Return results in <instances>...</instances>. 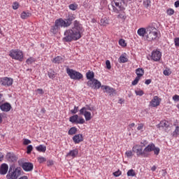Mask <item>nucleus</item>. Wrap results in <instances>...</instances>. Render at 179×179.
Instances as JSON below:
<instances>
[{
    "label": "nucleus",
    "mask_w": 179,
    "mask_h": 179,
    "mask_svg": "<svg viewBox=\"0 0 179 179\" xmlns=\"http://www.w3.org/2000/svg\"><path fill=\"white\" fill-rule=\"evenodd\" d=\"M9 56L12 59H15L16 61H20L22 62L23 61V52L19 49H13L9 52Z\"/></svg>",
    "instance_id": "39448f33"
},
{
    "label": "nucleus",
    "mask_w": 179,
    "mask_h": 179,
    "mask_svg": "<svg viewBox=\"0 0 179 179\" xmlns=\"http://www.w3.org/2000/svg\"><path fill=\"white\" fill-rule=\"evenodd\" d=\"M172 135L173 138H177L179 135V127L177 126L174 130V131L172 133Z\"/></svg>",
    "instance_id": "72a5a7b5"
},
{
    "label": "nucleus",
    "mask_w": 179,
    "mask_h": 179,
    "mask_svg": "<svg viewBox=\"0 0 179 179\" xmlns=\"http://www.w3.org/2000/svg\"><path fill=\"white\" fill-rule=\"evenodd\" d=\"M13 9H14V10H16V9H19V3L14 2L13 4Z\"/></svg>",
    "instance_id": "603ef678"
},
{
    "label": "nucleus",
    "mask_w": 179,
    "mask_h": 179,
    "mask_svg": "<svg viewBox=\"0 0 179 179\" xmlns=\"http://www.w3.org/2000/svg\"><path fill=\"white\" fill-rule=\"evenodd\" d=\"M137 129L138 131H143V124H138Z\"/></svg>",
    "instance_id": "bf43d9fd"
},
{
    "label": "nucleus",
    "mask_w": 179,
    "mask_h": 179,
    "mask_svg": "<svg viewBox=\"0 0 179 179\" xmlns=\"http://www.w3.org/2000/svg\"><path fill=\"white\" fill-rule=\"evenodd\" d=\"M164 75H165V76H170V75H171V71H170V69L164 70Z\"/></svg>",
    "instance_id": "c03bdc74"
},
{
    "label": "nucleus",
    "mask_w": 179,
    "mask_h": 179,
    "mask_svg": "<svg viewBox=\"0 0 179 179\" xmlns=\"http://www.w3.org/2000/svg\"><path fill=\"white\" fill-rule=\"evenodd\" d=\"M78 154H79V150L76 148L74 150H70L68 152L67 156H69L70 157L75 159V157H76V156H78Z\"/></svg>",
    "instance_id": "4be33fe9"
},
{
    "label": "nucleus",
    "mask_w": 179,
    "mask_h": 179,
    "mask_svg": "<svg viewBox=\"0 0 179 179\" xmlns=\"http://www.w3.org/2000/svg\"><path fill=\"white\" fill-rule=\"evenodd\" d=\"M127 174V177H136V172L134 169L129 170Z\"/></svg>",
    "instance_id": "2f4dec72"
},
{
    "label": "nucleus",
    "mask_w": 179,
    "mask_h": 179,
    "mask_svg": "<svg viewBox=\"0 0 179 179\" xmlns=\"http://www.w3.org/2000/svg\"><path fill=\"white\" fill-rule=\"evenodd\" d=\"M119 44L122 47H127V43H125V40H124V39H120Z\"/></svg>",
    "instance_id": "58836bf2"
},
{
    "label": "nucleus",
    "mask_w": 179,
    "mask_h": 179,
    "mask_svg": "<svg viewBox=\"0 0 179 179\" xmlns=\"http://www.w3.org/2000/svg\"><path fill=\"white\" fill-rule=\"evenodd\" d=\"M32 150H33V145H29L27 147V155H30V153H31Z\"/></svg>",
    "instance_id": "e433bc0d"
},
{
    "label": "nucleus",
    "mask_w": 179,
    "mask_h": 179,
    "mask_svg": "<svg viewBox=\"0 0 179 179\" xmlns=\"http://www.w3.org/2000/svg\"><path fill=\"white\" fill-rule=\"evenodd\" d=\"M36 149L38 152L45 153V150H47V147L44 145H39L38 146L36 147Z\"/></svg>",
    "instance_id": "bb28decb"
},
{
    "label": "nucleus",
    "mask_w": 179,
    "mask_h": 179,
    "mask_svg": "<svg viewBox=\"0 0 179 179\" xmlns=\"http://www.w3.org/2000/svg\"><path fill=\"white\" fill-rule=\"evenodd\" d=\"M172 99L173 101H179V95L176 94L173 96Z\"/></svg>",
    "instance_id": "680f3d73"
},
{
    "label": "nucleus",
    "mask_w": 179,
    "mask_h": 179,
    "mask_svg": "<svg viewBox=\"0 0 179 179\" xmlns=\"http://www.w3.org/2000/svg\"><path fill=\"white\" fill-rule=\"evenodd\" d=\"M79 109V107H78V106H74V108H73V110H71V114H76V113H78V110Z\"/></svg>",
    "instance_id": "864d4df0"
},
{
    "label": "nucleus",
    "mask_w": 179,
    "mask_h": 179,
    "mask_svg": "<svg viewBox=\"0 0 179 179\" xmlns=\"http://www.w3.org/2000/svg\"><path fill=\"white\" fill-rule=\"evenodd\" d=\"M0 85H1V86H5V87L12 86V85H13V79L8 77L1 78Z\"/></svg>",
    "instance_id": "9d476101"
},
{
    "label": "nucleus",
    "mask_w": 179,
    "mask_h": 179,
    "mask_svg": "<svg viewBox=\"0 0 179 179\" xmlns=\"http://www.w3.org/2000/svg\"><path fill=\"white\" fill-rule=\"evenodd\" d=\"M101 89L103 90V93H108L110 96L115 94V90L108 85H102Z\"/></svg>",
    "instance_id": "ddd939ff"
},
{
    "label": "nucleus",
    "mask_w": 179,
    "mask_h": 179,
    "mask_svg": "<svg viewBox=\"0 0 179 179\" xmlns=\"http://www.w3.org/2000/svg\"><path fill=\"white\" fill-rule=\"evenodd\" d=\"M93 83H94V85L92 87V89H100V87H101V83L100 81H99V80L96 79V78H94L93 79Z\"/></svg>",
    "instance_id": "393cba45"
},
{
    "label": "nucleus",
    "mask_w": 179,
    "mask_h": 179,
    "mask_svg": "<svg viewBox=\"0 0 179 179\" xmlns=\"http://www.w3.org/2000/svg\"><path fill=\"white\" fill-rule=\"evenodd\" d=\"M125 155H126L127 157H132V156H133L132 151H131V150L127 151L125 152Z\"/></svg>",
    "instance_id": "6e6d98bb"
},
{
    "label": "nucleus",
    "mask_w": 179,
    "mask_h": 179,
    "mask_svg": "<svg viewBox=\"0 0 179 179\" xmlns=\"http://www.w3.org/2000/svg\"><path fill=\"white\" fill-rule=\"evenodd\" d=\"M87 79L90 80H93L94 79V72L93 71H88L86 73Z\"/></svg>",
    "instance_id": "7c9ffc66"
},
{
    "label": "nucleus",
    "mask_w": 179,
    "mask_h": 179,
    "mask_svg": "<svg viewBox=\"0 0 179 179\" xmlns=\"http://www.w3.org/2000/svg\"><path fill=\"white\" fill-rule=\"evenodd\" d=\"M146 145H148V141H146V140H142V141H141V145H140V146H142L143 148H145V146H146Z\"/></svg>",
    "instance_id": "de8ad7c7"
},
{
    "label": "nucleus",
    "mask_w": 179,
    "mask_h": 179,
    "mask_svg": "<svg viewBox=\"0 0 179 179\" xmlns=\"http://www.w3.org/2000/svg\"><path fill=\"white\" fill-rule=\"evenodd\" d=\"M101 26H107V24H108V20H107V17H104L101 20Z\"/></svg>",
    "instance_id": "f704fd0d"
},
{
    "label": "nucleus",
    "mask_w": 179,
    "mask_h": 179,
    "mask_svg": "<svg viewBox=\"0 0 179 179\" xmlns=\"http://www.w3.org/2000/svg\"><path fill=\"white\" fill-rule=\"evenodd\" d=\"M136 74L137 75V78H142L143 75H145V70L142 68H138L136 69Z\"/></svg>",
    "instance_id": "a878e982"
},
{
    "label": "nucleus",
    "mask_w": 179,
    "mask_h": 179,
    "mask_svg": "<svg viewBox=\"0 0 179 179\" xmlns=\"http://www.w3.org/2000/svg\"><path fill=\"white\" fill-rule=\"evenodd\" d=\"M145 151L147 152V153H150V152H154V154L156 156H158L160 153V148L156 147V145H155L153 143H150L145 148Z\"/></svg>",
    "instance_id": "1a4fd4ad"
},
{
    "label": "nucleus",
    "mask_w": 179,
    "mask_h": 179,
    "mask_svg": "<svg viewBox=\"0 0 179 179\" xmlns=\"http://www.w3.org/2000/svg\"><path fill=\"white\" fill-rule=\"evenodd\" d=\"M140 79H141V78H140L139 77H136V78L134 79V80L132 81L131 85H132L133 86H136V85H138V83L139 82Z\"/></svg>",
    "instance_id": "4c0bfd02"
},
{
    "label": "nucleus",
    "mask_w": 179,
    "mask_h": 179,
    "mask_svg": "<svg viewBox=\"0 0 179 179\" xmlns=\"http://www.w3.org/2000/svg\"><path fill=\"white\" fill-rule=\"evenodd\" d=\"M30 143H31V141H30L27 138L24 139L23 145H30Z\"/></svg>",
    "instance_id": "5fc2aeb1"
},
{
    "label": "nucleus",
    "mask_w": 179,
    "mask_h": 179,
    "mask_svg": "<svg viewBox=\"0 0 179 179\" xmlns=\"http://www.w3.org/2000/svg\"><path fill=\"white\" fill-rule=\"evenodd\" d=\"M122 174V172L120 171H117L113 173V176L115 177H120Z\"/></svg>",
    "instance_id": "4d7b16f0"
},
{
    "label": "nucleus",
    "mask_w": 179,
    "mask_h": 179,
    "mask_svg": "<svg viewBox=\"0 0 179 179\" xmlns=\"http://www.w3.org/2000/svg\"><path fill=\"white\" fill-rule=\"evenodd\" d=\"M22 167L24 171H31L34 166L32 163L24 162L22 164Z\"/></svg>",
    "instance_id": "dca6fc26"
},
{
    "label": "nucleus",
    "mask_w": 179,
    "mask_h": 179,
    "mask_svg": "<svg viewBox=\"0 0 179 179\" xmlns=\"http://www.w3.org/2000/svg\"><path fill=\"white\" fill-rule=\"evenodd\" d=\"M160 101H162V99L159 98L157 96H155L153 99L150 102V107H157L160 106Z\"/></svg>",
    "instance_id": "2eb2a0df"
},
{
    "label": "nucleus",
    "mask_w": 179,
    "mask_h": 179,
    "mask_svg": "<svg viewBox=\"0 0 179 179\" xmlns=\"http://www.w3.org/2000/svg\"><path fill=\"white\" fill-rule=\"evenodd\" d=\"M22 176V170L20 167L14 168L10 166L8 172L6 175L7 179H18Z\"/></svg>",
    "instance_id": "20e7f679"
},
{
    "label": "nucleus",
    "mask_w": 179,
    "mask_h": 179,
    "mask_svg": "<svg viewBox=\"0 0 179 179\" xmlns=\"http://www.w3.org/2000/svg\"><path fill=\"white\" fill-rule=\"evenodd\" d=\"M166 13L167 15H169V16H171L173 15H174V10L172 8H169L166 10Z\"/></svg>",
    "instance_id": "a18cd8bd"
},
{
    "label": "nucleus",
    "mask_w": 179,
    "mask_h": 179,
    "mask_svg": "<svg viewBox=\"0 0 179 179\" xmlns=\"http://www.w3.org/2000/svg\"><path fill=\"white\" fill-rule=\"evenodd\" d=\"M122 2H124L122 0H114L111 2V6L113 9V11L115 12V13H118V12L122 10Z\"/></svg>",
    "instance_id": "6e6552de"
},
{
    "label": "nucleus",
    "mask_w": 179,
    "mask_h": 179,
    "mask_svg": "<svg viewBox=\"0 0 179 179\" xmlns=\"http://www.w3.org/2000/svg\"><path fill=\"white\" fill-rule=\"evenodd\" d=\"M33 62H34V59H33L31 57L27 59V65H31V64H33Z\"/></svg>",
    "instance_id": "09e8293b"
},
{
    "label": "nucleus",
    "mask_w": 179,
    "mask_h": 179,
    "mask_svg": "<svg viewBox=\"0 0 179 179\" xmlns=\"http://www.w3.org/2000/svg\"><path fill=\"white\" fill-rule=\"evenodd\" d=\"M156 169H157V167H156V166H153L151 167V170L152 171H156Z\"/></svg>",
    "instance_id": "774afa93"
},
{
    "label": "nucleus",
    "mask_w": 179,
    "mask_h": 179,
    "mask_svg": "<svg viewBox=\"0 0 179 179\" xmlns=\"http://www.w3.org/2000/svg\"><path fill=\"white\" fill-rule=\"evenodd\" d=\"M73 20H75V17L71 15L65 20L62 18L57 19L55 24L60 29L61 27H69V26L72 24V22H73Z\"/></svg>",
    "instance_id": "7ed1b4c3"
},
{
    "label": "nucleus",
    "mask_w": 179,
    "mask_h": 179,
    "mask_svg": "<svg viewBox=\"0 0 179 179\" xmlns=\"http://www.w3.org/2000/svg\"><path fill=\"white\" fill-rule=\"evenodd\" d=\"M169 122L166 120H163L160 122V123L158 124V128L162 127V128H169Z\"/></svg>",
    "instance_id": "cd10ccee"
},
{
    "label": "nucleus",
    "mask_w": 179,
    "mask_h": 179,
    "mask_svg": "<svg viewBox=\"0 0 179 179\" xmlns=\"http://www.w3.org/2000/svg\"><path fill=\"white\" fill-rule=\"evenodd\" d=\"M54 162L52 160L48 161V166H52Z\"/></svg>",
    "instance_id": "0e129e2a"
},
{
    "label": "nucleus",
    "mask_w": 179,
    "mask_h": 179,
    "mask_svg": "<svg viewBox=\"0 0 179 179\" xmlns=\"http://www.w3.org/2000/svg\"><path fill=\"white\" fill-rule=\"evenodd\" d=\"M6 159L8 162H17V157L15 156V155L13 152H8L6 155Z\"/></svg>",
    "instance_id": "f3484780"
},
{
    "label": "nucleus",
    "mask_w": 179,
    "mask_h": 179,
    "mask_svg": "<svg viewBox=\"0 0 179 179\" xmlns=\"http://www.w3.org/2000/svg\"><path fill=\"white\" fill-rule=\"evenodd\" d=\"M132 152L136 153V156H142V157H148V151L145 150V148H142V145L136 144L132 148Z\"/></svg>",
    "instance_id": "423d86ee"
},
{
    "label": "nucleus",
    "mask_w": 179,
    "mask_h": 179,
    "mask_svg": "<svg viewBox=\"0 0 179 179\" xmlns=\"http://www.w3.org/2000/svg\"><path fill=\"white\" fill-rule=\"evenodd\" d=\"M150 83H152V80L150 79H148L145 81V85H150Z\"/></svg>",
    "instance_id": "e2e57ef3"
},
{
    "label": "nucleus",
    "mask_w": 179,
    "mask_h": 179,
    "mask_svg": "<svg viewBox=\"0 0 179 179\" xmlns=\"http://www.w3.org/2000/svg\"><path fill=\"white\" fill-rule=\"evenodd\" d=\"M35 92H36L38 93V94H44V90H43V89L38 88V89L36 90Z\"/></svg>",
    "instance_id": "13d9d810"
},
{
    "label": "nucleus",
    "mask_w": 179,
    "mask_h": 179,
    "mask_svg": "<svg viewBox=\"0 0 179 179\" xmlns=\"http://www.w3.org/2000/svg\"><path fill=\"white\" fill-rule=\"evenodd\" d=\"M38 162L40 164L44 163V162H47V159H45V157H38Z\"/></svg>",
    "instance_id": "a19ab883"
},
{
    "label": "nucleus",
    "mask_w": 179,
    "mask_h": 179,
    "mask_svg": "<svg viewBox=\"0 0 179 179\" xmlns=\"http://www.w3.org/2000/svg\"><path fill=\"white\" fill-rule=\"evenodd\" d=\"M106 66L107 69H111V62H110V60L106 61Z\"/></svg>",
    "instance_id": "3c124183"
},
{
    "label": "nucleus",
    "mask_w": 179,
    "mask_h": 179,
    "mask_svg": "<svg viewBox=\"0 0 179 179\" xmlns=\"http://www.w3.org/2000/svg\"><path fill=\"white\" fill-rule=\"evenodd\" d=\"M65 61L64 56H57L52 59L53 64H62Z\"/></svg>",
    "instance_id": "412c9836"
},
{
    "label": "nucleus",
    "mask_w": 179,
    "mask_h": 179,
    "mask_svg": "<svg viewBox=\"0 0 179 179\" xmlns=\"http://www.w3.org/2000/svg\"><path fill=\"white\" fill-rule=\"evenodd\" d=\"M69 121L72 124H85V119L82 117H79V115H74L70 117Z\"/></svg>",
    "instance_id": "9b49d317"
},
{
    "label": "nucleus",
    "mask_w": 179,
    "mask_h": 179,
    "mask_svg": "<svg viewBox=\"0 0 179 179\" xmlns=\"http://www.w3.org/2000/svg\"><path fill=\"white\" fill-rule=\"evenodd\" d=\"M119 62L122 64H125V62H128V57L127 56L122 55L119 58Z\"/></svg>",
    "instance_id": "c756f323"
},
{
    "label": "nucleus",
    "mask_w": 179,
    "mask_h": 179,
    "mask_svg": "<svg viewBox=\"0 0 179 179\" xmlns=\"http://www.w3.org/2000/svg\"><path fill=\"white\" fill-rule=\"evenodd\" d=\"M66 73L70 76L71 79L74 80H80L83 78L82 73L69 68L66 69Z\"/></svg>",
    "instance_id": "0eeeda50"
},
{
    "label": "nucleus",
    "mask_w": 179,
    "mask_h": 179,
    "mask_svg": "<svg viewBox=\"0 0 179 179\" xmlns=\"http://www.w3.org/2000/svg\"><path fill=\"white\" fill-rule=\"evenodd\" d=\"M78 132V129L76 127L70 128V129L68 131L69 135H75Z\"/></svg>",
    "instance_id": "473e14b6"
},
{
    "label": "nucleus",
    "mask_w": 179,
    "mask_h": 179,
    "mask_svg": "<svg viewBox=\"0 0 179 179\" xmlns=\"http://www.w3.org/2000/svg\"><path fill=\"white\" fill-rule=\"evenodd\" d=\"M137 34L143 37L145 41L152 43L157 40V29L153 25H150L145 28H140L137 30Z\"/></svg>",
    "instance_id": "f03ea898"
},
{
    "label": "nucleus",
    "mask_w": 179,
    "mask_h": 179,
    "mask_svg": "<svg viewBox=\"0 0 179 179\" xmlns=\"http://www.w3.org/2000/svg\"><path fill=\"white\" fill-rule=\"evenodd\" d=\"M135 93L136 96H143V94H145V93L143 92V90H136Z\"/></svg>",
    "instance_id": "37998d69"
},
{
    "label": "nucleus",
    "mask_w": 179,
    "mask_h": 179,
    "mask_svg": "<svg viewBox=\"0 0 179 179\" xmlns=\"http://www.w3.org/2000/svg\"><path fill=\"white\" fill-rule=\"evenodd\" d=\"M85 30L83 26L78 20H75L73 22V27L72 29H67L64 31V36L63 38L64 41L69 43L71 41H76L82 37Z\"/></svg>",
    "instance_id": "f257e3e1"
},
{
    "label": "nucleus",
    "mask_w": 179,
    "mask_h": 179,
    "mask_svg": "<svg viewBox=\"0 0 179 179\" xmlns=\"http://www.w3.org/2000/svg\"><path fill=\"white\" fill-rule=\"evenodd\" d=\"M59 30H61V28L55 23V25L52 26L50 28V32L52 33V34H57V33L59 32Z\"/></svg>",
    "instance_id": "b1692460"
},
{
    "label": "nucleus",
    "mask_w": 179,
    "mask_h": 179,
    "mask_svg": "<svg viewBox=\"0 0 179 179\" xmlns=\"http://www.w3.org/2000/svg\"><path fill=\"white\" fill-rule=\"evenodd\" d=\"M9 170V166L6 164H2L0 167V174L1 176H5L8 171Z\"/></svg>",
    "instance_id": "6ab92c4d"
},
{
    "label": "nucleus",
    "mask_w": 179,
    "mask_h": 179,
    "mask_svg": "<svg viewBox=\"0 0 179 179\" xmlns=\"http://www.w3.org/2000/svg\"><path fill=\"white\" fill-rule=\"evenodd\" d=\"M175 6H176V8H179V1H176L175 2Z\"/></svg>",
    "instance_id": "338daca9"
},
{
    "label": "nucleus",
    "mask_w": 179,
    "mask_h": 179,
    "mask_svg": "<svg viewBox=\"0 0 179 179\" xmlns=\"http://www.w3.org/2000/svg\"><path fill=\"white\" fill-rule=\"evenodd\" d=\"M174 43H175L176 47H179V38H176L174 39Z\"/></svg>",
    "instance_id": "052dcab7"
},
{
    "label": "nucleus",
    "mask_w": 179,
    "mask_h": 179,
    "mask_svg": "<svg viewBox=\"0 0 179 179\" xmlns=\"http://www.w3.org/2000/svg\"><path fill=\"white\" fill-rule=\"evenodd\" d=\"M73 142L76 144L80 143V142H83V134H76L73 137Z\"/></svg>",
    "instance_id": "a211bd4d"
},
{
    "label": "nucleus",
    "mask_w": 179,
    "mask_h": 179,
    "mask_svg": "<svg viewBox=\"0 0 179 179\" xmlns=\"http://www.w3.org/2000/svg\"><path fill=\"white\" fill-rule=\"evenodd\" d=\"M150 0H145L143 1V5L145 8H149V6H150Z\"/></svg>",
    "instance_id": "79ce46f5"
},
{
    "label": "nucleus",
    "mask_w": 179,
    "mask_h": 179,
    "mask_svg": "<svg viewBox=\"0 0 179 179\" xmlns=\"http://www.w3.org/2000/svg\"><path fill=\"white\" fill-rule=\"evenodd\" d=\"M80 115H84L85 118V121H90L93 116H92V113L89 112L88 110L83 111V113H80Z\"/></svg>",
    "instance_id": "aec40b11"
},
{
    "label": "nucleus",
    "mask_w": 179,
    "mask_h": 179,
    "mask_svg": "<svg viewBox=\"0 0 179 179\" xmlns=\"http://www.w3.org/2000/svg\"><path fill=\"white\" fill-rule=\"evenodd\" d=\"M94 110V107L86 105L80 110V114H83V111H93Z\"/></svg>",
    "instance_id": "5701e85b"
},
{
    "label": "nucleus",
    "mask_w": 179,
    "mask_h": 179,
    "mask_svg": "<svg viewBox=\"0 0 179 179\" xmlns=\"http://www.w3.org/2000/svg\"><path fill=\"white\" fill-rule=\"evenodd\" d=\"M118 19H123V20H125L127 19V17L125 16V13H121L117 15Z\"/></svg>",
    "instance_id": "8fccbe9b"
},
{
    "label": "nucleus",
    "mask_w": 179,
    "mask_h": 179,
    "mask_svg": "<svg viewBox=\"0 0 179 179\" xmlns=\"http://www.w3.org/2000/svg\"><path fill=\"white\" fill-rule=\"evenodd\" d=\"M0 110H1L3 113H9L10 110H12V105L8 102H5L0 105Z\"/></svg>",
    "instance_id": "4468645a"
},
{
    "label": "nucleus",
    "mask_w": 179,
    "mask_h": 179,
    "mask_svg": "<svg viewBox=\"0 0 179 179\" xmlns=\"http://www.w3.org/2000/svg\"><path fill=\"white\" fill-rule=\"evenodd\" d=\"M69 9H71V10H76V9H78V4H70Z\"/></svg>",
    "instance_id": "ea45409f"
},
{
    "label": "nucleus",
    "mask_w": 179,
    "mask_h": 179,
    "mask_svg": "<svg viewBox=\"0 0 179 179\" xmlns=\"http://www.w3.org/2000/svg\"><path fill=\"white\" fill-rule=\"evenodd\" d=\"M87 86H89L90 87H92L93 89V86L94 85V83H93V79L92 80H90L87 83Z\"/></svg>",
    "instance_id": "49530a36"
},
{
    "label": "nucleus",
    "mask_w": 179,
    "mask_h": 179,
    "mask_svg": "<svg viewBox=\"0 0 179 179\" xmlns=\"http://www.w3.org/2000/svg\"><path fill=\"white\" fill-rule=\"evenodd\" d=\"M31 16V13L28 11H23L21 15V19H27V17H30Z\"/></svg>",
    "instance_id": "c85d7f7f"
},
{
    "label": "nucleus",
    "mask_w": 179,
    "mask_h": 179,
    "mask_svg": "<svg viewBox=\"0 0 179 179\" xmlns=\"http://www.w3.org/2000/svg\"><path fill=\"white\" fill-rule=\"evenodd\" d=\"M48 76L50 78V79H54V78H55V72L51 70L48 73Z\"/></svg>",
    "instance_id": "c9c22d12"
},
{
    "label": "nucleus",
    "mask_w": 179,
    "mask_h": 179,
    "mask_svg": "<svg viewBox=\"0 0 179 179\" xmlns=\"http://www.w3.org/2000/svg\"><path fill=\"white\" fill-rule=\"evenodd\" d=\"M3 153L0 152V162H2L3 160Z\"/></svg>",
    "instance_id": "69168bd1"
},
{
    "label": "nucleus",
    "mask_w": 179,
    "mask_h": 179,
    "mask_svg": "<svg viewBox=\"0 0 179 179\" xmlns=\"http://www.w3.org/2000/svg\"><path fill=\"white\" fill-rule=\"evenodd\" d=\"M162 59V52L159 50H153L151 53V59L157 62Z\"/></svg>",
    "instance_id": "f8f14e48"
}]
</instances>
